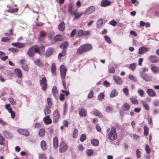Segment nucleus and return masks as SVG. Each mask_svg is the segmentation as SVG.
Returning <instances> with one entry per match:
<instances>
[{"mask_svg": "<svg viewBox=\"0 0 159 159\" xmlns=\"http://www.w3.org/2000/svg\"><path fill=\"white\" fill-rule=\"evenodd\" d=\"M34 51L33 47L30 48L28 50L27 54L30 57H32L34 55Z\"/></svg>", "mask_w": 159, "mask_h": 159, "instance_id": "nucleus-20", "label": "nucleus"}, {"mask_svg": "<svg viewBox=\"0 0 159 159\" xmlns=\"http://www.w3.org/2000/svg\"><path fill=\"white\" fill-rule=\"evenodd\" d=\"M46 143L44 141H42L40 143V146L42 149L44 151L46 148Z\"/></svg>", "mask_w": 159, "mask_h": 159, "instance_id": "nucleus-35", "label": "nucleus"}, {"mask_svg": "<svg viewBox=\"0 0 159 159\" xmlns=\"http://www.w3.org/2000/svg\"><path fill=\"white\" fill-rule=\"evenodd\" d=\"M95 10V7L93 6H91L89 7L84 13L85 15H88L94 11Z\"/></svg>", "mask_w": 159, "mask_h": 159, "instance_id": "nucleus-6", "label": "nucleus"}, {"mask_svg": "<svg viewBox=\"0 0 159 159\" xmlns=\"http://www.w3.org/2000/svg\"><path fill=\"white\" fill-rule=\"evenodd\" d=\"M8 50L13 52H16L19 51V50L18 49L13 48H9Z\"/></svg>", "mask_w": 159, "mask_h": 159, "instance_id": "nucleus-53", "label": "nucleus"}, {"mask_svg": "<svg viewBox=\"0 0 159 159\" xmlns=\"http://www.w3.org/2000/svg\"><path fill=\"white\" fill-rule=\"evenodd\" d=\"M22 67L23 69L25 71H28V67L26 64H24V65H22Z\"/></svg>", "mask_w": 159, "mask_h": 159, "instance_id": "nucleus-63", "label": "nucleus"}, {"mask_svg": "<svg viewBox=\"0 0 159 159\" xmlns=\"http://www.w3.org/2000/svg\"><path fill=\"white\" fill-rule=\"evenodd\" d=\"M58 27L59 30L62 31L65 28V24L63 21H62L59 24Z\"/></svg>", "mask_w": 159, "mask_h": 159, "instance_id": "nucleus-26", "label": "nucleus"}, {"mask_svg": "<svg viewBox=\"0 0 159 159\" xmlns=\"http://www.w3.org/2000/svg\"><path fill=\"white\" fill-rule=\"evenodd\" d=\"M86 138V136L85 134H82L80 138V140L81 142H83L85 139Z\"/></svg>", "mask_w": 159, "mask_h": 159, "instance_id": "nucleus-59", "label": "nucleus"}, {"mask_svg": "<svg viewBox=\"0 0 159 159\" xmlns=\"http://www.w3.org/2000/svg\"><path fill=\"white\" fill-rule=\"evenodd\" d=\"M79 115L80 116L82 117H85L87 115L86 111L84 108L80 109L79 111Z\"/></svg>", "mask_w": 159, "mask_h": 159, "instance_id": "nucleus-18", "label": "nucleus"}, {"mask_svg": "<svg viewBox=\"0 0 159 159\" xmlns=\"http://www.w3.org/2000/svg\"><path fill=\"white\" fill-rule=\"evenodd\" d=\"M99 141L96 139H93L91 140V143L94 146H96L99 144Z\"/></svg>", "mask_w": 159, "mask_h": 159, "instance_id": "nucleus-34", "label": "nucleus"}, {"mask_svg": "<svg viewBox=\"0 0 159 159\" xmlns=\"http://www.w3.org/2000/svg\"><path fill=\"white\" fill-rule=\"evenodd\" d=\"M93 114L96 116H98L100 118H102L103 115L100 112H99L98 110H96L93 112Z\"/></svg>", "mask_w": 159, "mask_h": 159, "instance_id": "nucleus-36", "label": "nucleus"}, {"mask_svg": "<svg viewBox=\"0 0 159 159\" xmlns=\"http://www.w3.org/2000/svg\"><path fill=\"white\" fill-rule=\"evenodd\" d=\"M50 112L51 111L49 107H46L44 109V113L45 115L49 114Z\"/></svg>", "mask_w": 159, "mask_h": 159, "instance_id": "nucleus-45", "label": "nucleus"}, {"mask_svg": "<svg viewBox=\"0 0 159 159\" xmlns=\"http://www.w3.org/2000/svg\"><path fill=\"white\" fill-rule=\"evenodd\" d=\"M18 10V9L17 8L15 9H13L11 10H9L7 11H6L5 12H10L11 13H13L14 12H17Z\"/></svg>", "mask_w": 159, "mask_h": 159, "instance_id": "nucleus-57", "label": "nucleus"}, {"mask_svg": "<svg viewBox=\"0 0 159 159\" xmlns=\"http://www.w3.org/2000/svg\"><path fill=\"white\" fill-rule=\"evenodd\" d=\"M51 70L52 74L55 75L56 74V67L54 63H53L51 67Z\"/></svg>", "mask_w": 159, "mask_h": 159, "instance_id": "nucleus-38", "label": "nucleus"}, {"mask_svg": "<svg viewBox=\"0 0 159 159\" xmlns=\"http://www.w3.org/2000/svg\"><path fill=\"white\" fill-rule=\"evenodd\" d=\"M149 51V48L145 47H140L139 49L138 53L139 54H143Z\"/></svg>", "mask_w": 159, "mask_h": 159, "instance_id": "nucleus-7", "label": "nucleus"}, {"mask_svg": "<svg viewBox=\"0 0 159 159\" xmlns=\"http://www.w3.org/2000/svg\"><path fill=\"white\" fill-rule=\"evenodd\" d=\"M15 74L18 78H21L22 75L21 70L18 69H16L14 70Z\"/></svg>", "mask_w": 159, "mask_h": 159, "instance_id": "nucleus-23", "label": "nucleus"}, {"mask_svg": "<svg viewBox=\"0 0 159 159\" xmlns=\"http://www.w3.org/2000/svg\"><path fill=\"white\" fill-rule=\"evenodd\" d=\"M18 132L26 136H28L29 135V133L27 130L22 129H20L17 130Z\"/></svg>", "mask_w": 159, "mask_h": 159, "instance_id": "nucleus-9", "label": "nucleus"}, {"mask_svg": "<svg viewBox=\"0 0 159 159\" xmlns=\"http://www.w3.org/2000/svg\"><path fill=\"white\" fill-rule=\"evenodd\" d=\"M82 46H83L84 51L85 52L89 51L92 48L91 46L89 44L83 45Z\"/></svg>", "mask_w": 159, "mask_h": 159, "instance_id": "nucleus-21", "label": "nucleus"}, {"mask_svg": "<svg viewBox=\"0 0 159 159\" xmlns=\"http://www.w3.org/2000/svg\"><path fill=\"white\" fill-rule=\"evenodd\" d=\"M60 118V114L58 110L56 109L53 111L52 114V120L53 122L54 123H57Z\"/></svg>", "mask_w": 159, "mask_h": 159, "instance_id": "nucleus-3", "label": "nucleus"}, {"mask_svg": "<svg viewBox=\"0 0 159 159\" xmlns=\"http://www.w3.org/2000/svg\"><path fill=\"white\" fill-rule=\"evenodd\" d=\"M147 92L148 95L151 97H154L155 96L156 93L152 89H148L147 90Z\"/></svg>", "mask_w": 159, "mask_h": 159, "instance_id": "nucleus-16", "label": "nucleus"}, {"mask_svg": "<svg viewBox=\"0 0 159 159\" xmlns=\"http://www.w3.org/2000/svg\"><path fill=\"white\" fill-rule=\"evenodd\" d=\"M130 101L131 103L134 104H137L138 103V101L135 98H131Z\"/></svg>", "mask_w": 159, "mask_h": 159, "instance_id": "nucleus-50", "label": "nucleus"}, {"mask_svg": "<svg viewBox=\"0 0 159 159\" xmlns=\"http://www.w3.org/2000/svg\"><path fill=\"white\" fill-rule=\"evenodd\" d=\"M85 52L84 51V49L83 47V46L81 45L80 46V47L78 49L77 51V54L78 55H80L82 54Z\"/></svg>", "mask_w": 159, "mask_h": 159, "instance_id": "nucleus-28", "label": "nucleus"}, {"mask_svg": "<svg viewBox=\"0 0 159 159\" xmlns=\"http://www.w3.org/2000/svg\"><path fill=\"white\" fill-rule=\"evenodd\" d=\"M113 111V108L110 106H107L106 107L105 111L107 113H109Z\"/></svg>", "mask_w": 159, "mask_h": 159, "instance_id": "nucleus-46", "label": "nucleus"}, {"mask_svg": "<svg viewBox=\"0 0 159 159\" xmlns=\"http://www.w3.org/2000/svg\"><path fill=\"white\" fill-rule=\"evenodd\" d=\"M33 47L34 52H36V53H39V52H40V51H39V47L36 46H34Z\"/></svg>", "mask_w": 159, "mask_h": 159, "instance_id": "nucleus-47", "label": "nucleus"}, {"mask_svg": "<svg viewBox=\"0 0 159 159\" xmlns=\"http://www.w3.org/2000/svg\"><path fill=\"white\" fill-rule=\"evenodd\" d=\"M47 104L49 107H50L52 106V101L51 99L50 98H48L47 100Z\"/></svg>", "mask_w": 159, "mask_h": 159, "instance_id": "nucleus-54", "label": "nucleus"}, {"mask_svg": "<svg viewBox=\"0 0 159 159\" xmlns=\"http://www.w3.org/2000/svg\"><path fill=\"white\" fill-rule=\"evenodd\" d=\"M93 151L92 149H87L86 151V153L88 156H91L93 153Z\"/></svg>", "mask_w": 159, "mask_h": 159, "instance_id": "nucleus-40", "label": "nucleus"}, {"mask_svg": "<svg viewBox=\"0 0 159 159\" xmlns=\"http://www.w3.org/2000/svg\"><path fill=\"white\" fill-rule=\"evenodd\" d=\"M104 95L103 93H101L98 96V99L100 101H102L104 98Z\"/></svg>", "mask_w": 159, "mask_h": 159, "instance_id": "nucleus-51", "label": "nucleus"}, {"mask_svg": "<svg viewBox=\"0 0 159 159\" xmlns=\"http://www.w3.org/2000/svg\"><path fill=\"white\" fill-rule=\"evenodd\" d=\"M68 46V43L66 41L63 43L61 45H60V47L62 49H63V52L65 54L66 51V48Z\"/></svg>", "mask_w": 159, "mask_h": 159, "instance_id": "nucleus-10", "label": "nucleus"}, {"mask_svg": "<svg viewBox=\"0 0 159 159\" xmlns=\"http://www.w3.org/2000/svg\"><path fill=\"white\" fill-rule=\"evenodd\" d=\"M117 65L116 64H115L112 66H109L108 68L109 72L110 73H114L115 72V69L117 68Z\"/></svg>", "mask_w": 159, "mask_h": 159, "instance_id": "nucleus-22", "label": "nucleus"}, {"mask_svg": "<svg viewBox=\"0 0 159 159\" xmlns=\"http://www.w3.org/2000/svg\"><path fill=\"white\" fill-rule=\"evenodd\" d=\"M67 149V147L66 143L63 141L61 142L60 145L59 152L61 153L64 152Z\"/></svg>", "mask_w": 159, "mask_h": 159, "instance_id": "nucleus-5", "label": "nucleus"}, {"mask_svg": "<svg viewBox=\"0 0 159 159\" xmlns=\"http://www.w3.org/2000/svg\"><path fill=\"white\" fill-rule=\"evenodd\" d=\"M78 135V130L76 128H75L73 131V137L74 138H76L77 137Z\"/></svg>", "mask_w": 159, "mask_h": 159, "instance_id": "nucleus-41", "label": "nucleus"}, {"mask_svg": "<svg viewBox=\"0 0 159 159\" xmlns=\"http://www.w3.org/2000/svg\"><path fill=\"white\" fill-rule=\"evenodd\" d=\"M122 108L124 110L128 111L130 108V106L128 104L125 103L123 105Z\"/></svg>", "mask_w": 159, "mask_h": 159, "instance_id": "nucleus-39", "label": "nucleus"}, {"mask_svg": "<svg viewBox=\"0 0 159 159\" xmlns=\"http://www.w3.org/2000/svg\"><path fill=\"white\" fill-rule=\"evenodd\" d=\"M144 107L145 108L147 111L149 109V107L148 106L146 103V102L144 101H141Z\"/></svg>", "mask_w": 159, "mask_h": 159, "instance_id": "nucleus-44", "label": "nucleus"}, {"mask_svg": "<svg viewBox=\"0 0 159 159\" xmlns=\"http://www.w3.org/2000/svg\"><path fill=\"white\" fill-rule=\"evenodd\" d=\"M53 52V49L49 48H48L46 53V56L47 57H49Z\"/></svg>", "mask_w": 159, "mask_h": 159, "instance_id": "nucleus-24", "label": "nucleus"}, {"mask_svg": "<svg viewBox=\"0 0 159 159\" xmlns=\"http://www.w3.org/2000/svg\"><path fill=\"white\" fill-rule=\"evenodd\" d=\"M136 155L137 157L139 158L141 157V152L138 149H137L136 150Z\"/></svg>", "mask_w": 159, "mask_h": 159, "instance_id": "nucleus-62", "label": "nucleus"}, {"mask_svg": "<svg viewBox=\"0 0 159 159\" xmlns=\"http://www.w3.org/2000/svg\"><path fill=\"white\" fill-rule=\"evenodd\" d=\"M60 72L62 78L63 79L65 78L66 72V68L63 66L60 67Z\"/></svg>", "mask_w": 159, "mask_h": 159, "instance_id": "nucleus-8", "label": "nucleus"}, {"mask_svg": "<svg viewBox=\"0 0 159 159\" xmlns=\"http://www.w3.org/2000/svg\"><path fill=\"white\" fill-rule=\"evenodd\" d=\"M147 71L148 69L147 68H144L139 72L140 76L145 81H149L152 79L151 75L145 73Z\"/></svg>", "mask_w": 159, "mask_h": 159, "instance_id": "nucleus-1", "label": "nucleus"}, {"mask_svg": "<svg viewBox=\"0 0 159 159\" xmlns=\"http://www.w3.org/2000/svg\"><path fill=\"white\" fill-rule=\"evenodd\" d=\"M77 35L79 37L83 35V30H79L77 32Z\"/></svg>", "mask_w": 159, "mask_h": 159, "instance_id": "nucleus-61", "label": "nucleus"}, {"mask_svg": "<svg viewBox=\"0 0 159 159\" xmlns=\"http://www.w3.org/2000/svg\"><path fill=\"white\" fill-rule=\"evenodd\" d=\"M43 120L46 125H48L52 122V120L49 116H46L43 119Z\"/></svg>", "mask_w": 159, "mask_h": 159, "instance_id": "nucleus-17", "label": "nucleus"}, {"mask_svg": "<svg viewBox=\"0 0 159 159\" xmlns=\"http://www.w3.org/2000/svg\"><path fill=\"white\" fill-rule=\"evenodd\" d=\"M74 6V5L73 4L70 3L69 4L68 7L69 9L68 11L69 12H70V14H72L74 12V10H73V7Z\"/></svg>", "mask_w": 159, "mask_h": 159, "instance_id": "nucleus-31", "label": "nucleus"}, {"mask_svg": "<svg viewBox=\"0 0 159 159\" xmlns=\"http://www.w3.org/2000/svg\"><path fill=\"white\" fill-rule=\"evenodd\" d=\"M11 45L14 47L21 48H23L25 45L24 43L19 42L13 43H11Z\"/></svg>", "mask_w": 159, "mask_h": 159, "instance_id": "nucleus-13", "label": "nucleus"}, {"mask_svg": "<svg viewBox=\"0 0 159 159\" xmlns=\"http://www.w3.org/2000/svg\"><path fill=\"white\" fill-rule=\"evenodd\" d=\"M3 134L8 139L10 137V133L6 131L3 132Z\"/></svg>", "mask_w": 159, "mask_h": 159, "instance_id": "nucleus-49", "label": "nucleus"}, {"mask_svg": "<svg viewBox=\"0 0 159 159\" xmlns=\"http://www.w3.org/2000/svg\"><path fill=\"white\" fill-rule=\"evenodd\" d=\"M103 23V20L102 19H98L96 23L97 27L99 28L101 27Z\"/></svg>", "mask_w": 159, "mask_h": 159, "instance_id": "nucleus-27", "label": "nucleus"}, {"mask_svg": "<svg viewBox=\"0 0 159 159\" xmlns=\"http://www.w3.org/2000/svg\"><path fill=\"white\" fill-rule=\"evenodd\" d=\"M34 62L39 67H43V64L41 60L39 59H36L34 61Z\"/></svg>", "mask_w": 159, "mask_h": 159, "instance_id": "nucleus-25", "label": "nucleus"}, {"mask_svg": "<svg viewBox=\"0 0 159 159\" xmlns=\"http://www.w3.org/2000/svg\"><path fill=\"white\" fill-rule=\"evenodd\" d=\"M39 159H47V157L44 154H41L39 156Z\"/></svg>", "mask_w": 159, "mask_h": 159, "instance_id": "nucleus-64", "label": "nucleus"}, {"mask_svg": "<svg viewBox=\"0 0 159 159\" xmlns=\"http://www.w3.org/2000/svg\"><path fill=\"white\" fill-rule=\"evenodd\" d=\"M39 49L40 52H39V55L40 56L43 55L44 54L45 50L44 46L43 45L41 46L40 47H39Z\"/></svg>", "mask_w": 159, "mask_h": 159, "instance_id": "nucleus-37", "label": "nucleus"}, {"mask_svg": "<svg viewBox=\"0 0 159 159\" xmlns=\"http://www.w3.org/2000/svg\"><path fill=\"white\" fill-rule=\"evenodd\" d=\"M145 150L147 154H148L150 153V148L149 146L148 145L146 144V145L145 147Z\"/></svg>", "mask_w": 159, "mask_h": 159, "instance_id": "nucleus-52", "label": "nucleus"}, {"mask_svg": "<svg viewBox=\"0 0 159 159\" xmlns=\"http://www.w3.org/2000/svg\"><path fill=\"white\" fill-rule=\"evenodd\" d=\"M10 39L7 37H4L2 38L1 41L2 42H7L9 41Z\"/></svg>", "mask_w": 159, "mask_h": 159, "instance_id": "nucleus-55", "label": "nucleus"}, {"mask_svg": "<svg viewBox=\"0 0 159 159\" xmlns=\"http://www.w3.org/2000/svg\"><path fill=\"white\" fill-rule=\"evenodd\" d=\"M113 80L115 82L118 84H121L122 83V79L117 76H114L113 77Z\"/></svg>", "mask_w": 159, "mask_h": 159, "instance_id": "nucleus-14", "label": "nucleus"}, {"mask_svg": "<svg viewBox=\"0 0 159 159\" xmlns=\"http://www.w3.org/2000/svg\"><path fill=\"white\" fill-rule=\"evenodd\" d=\"M39 83L42 90L45 91L46 89L47 84L46 78L44 76L39 80Z\"/></svg>", "mask_w": 159, "mask_h": 159, "instance_id": "nucleus-4", "label": "nucleus"}, {"mask_svg": "<svg viewBox=\"0 0 159 159\" xmlns=\"http://www.w3.org/2000/svg\"><path fill=\"white\" fill-rule=\"evenodd\" d=\"M58 144V138L57 136H55L53 139V145L54 148L56 149L57 148Z\"/></svg>", "mask_w": 159, "mask_h": 159, "instance_id": "nucleus-19", "label": "nucleus"}, {"mask_svg": "<svg viewBox=\"0 0 159 159\" xmlns=\"http://www.w3.org/2000/svg\"><path fill=\"white\" fill-rule=\"evenodd\" d=\"M149 60L153 63H157L159 61V59L156 56H150Z\"/></svg>", "mask_w": 159, "mask_h": 159, "instance_id": "nucleus-11", "label": "nucleus"}, {"mask_svg": "<svg viewBox=\"0 0 159 159\" xmlns=\"http://www.w3.org/2000/svg\"><path fill=\"white\" fill-rule=\"evenodd\" d=\"M118 93L116 92L115 89L113 90L111 92L110 94V97L111 98H114L117 96L118 94Z\"/></svg>", "mask_w": 159, "mask_h": 159, "instance_id": "nucleus-32", "label": "nucleus"}, {"mask_svg": "<svg viewBox=\"0 0 159 159\" xmlns=\"http://www.w3.org/2000/svg\"><path fill=\"white\" fill-rule=\"evenodd\" d=\"M104 38L106 41L108 43H111V41L110 39V38L108 36L105 35L104 36Z\"/></svg>", "mask_w": 159, "mask_h": 159, "instance_id": "nucleus-56", "label": "nucleus"}, {"mask_svg": "<svg viewBox=\"0 0 159 159\" xmlns=\"http://www.w3.org/2000/svg\"><path fill=\"white\" fill-rule=\"evenodd\" d=\"M144 134L145 136H147L148 133V128L146 125H145L144 127Z\"/></svg>", "mask_w": 159, "mask_h": 159, "instance_id": "nucleus-43", "label": "nucleus"}, {"mask_svg": "<svg viewBox=\"0 0 159 159\" xmlns=\"http://www.w3.org/2000/svg\"><path fill=\"white\" fill-rule=\"evenodd\" d=\"M138 93L139 94L141 97L143 96L144 94V91L142 89H139L138 91Z\"/></svg>", "mask_w": 159, "mask_h": 159, "instance_id": "nucleus-60", "label": "nucleus"}, {"mask_svg": "<svg viewBox=\"0 0 159 159\" xmlns=\"http://www.w3.org/2000/svg\"><path fill=\"white\" fill-rule=\"evenodd\" d=\"M52 93L55 98H57L58 96V93L56 86H53V87L52 89Z\"/></svg>", "mask_w": 159, "mask_h": 159, "instance_id": "nucleus-12", "label": "nucleus"}, {"mask_svg": "<svg viewBox=\"0 0 159 159\" xmlns=\"http://www.w3.org/2000/svg\"><path fill=\"white\" fill-rule=\"evenodd\" d=\"M45 129H41L39 130V134L40 136L42 137L43 136L45 133Z\"/></svg>", "mask_w": 159, "mask_h": 159, "instance_id": "nucleus-42", "label": "nucleus"}, {"mask_svg": "<svg viewBox=\"0 0 159 159\" xmlns=\"http://www.w3.org/2000/svg\"><path fill=\"white\" fill-rule=\"evenodd\" d=\"M129 78L130 80L134 81H136L137 80L136 78L131 75H129Z\"/></svg>", "mask_w": 159, "mask_h": 159, "instance_id": "nucleus-58", "label": "nucleus"}, {"mask_svg": "<svg viewBox=\"0 0 159 159\" xmlns=\"http://www.w3.org/2000/svg\"><path fill=\"white\" fill-rule=\"evenodd\" d=\"M136 64L135 63H133L130 64L129 66V68L132 70H134L135 69Z\"/></svg>", "mask_w": 159, "mask_h": 159, "instance_id": "nucleus-48", "label": "nucleus"}, {"mask_svg": "<svg viewBox=\"0 0 159 159\" xmlns=\"http://www.w3.org/2000/svg\"><path fill=\"white\" fill-rule=\"evenodd\" d=\"M151 70L153 73H158L159 72V67L155 66H152Z\"/></svg>", "mask_w": 159, "mask_h": 159, "instance_id": "nucleus-29", "label": "nucleus"}, {"mask_svg": "<svg viewBox=\"0 0 159 159\" xmlns=\"http://www.w3.org/2000/svg\"><path fill=\"white\" fill-rule=\"evenodd\" d=\"M75 16V18L77 19L80 18L82 15V13H80L77 11V10H74V13L72 14Z\"/></svg>", "mask_w": 159, "mask_h": 159, "instance_id": "nucleus-33", "label": "nucleus"}, {"mask_svg": "<svg viewBox=\"0 0 159 159\" xmlns=\"http://www.w3.org/2000/svg\"><path fill=\"white\" fill-rule=\"evenodd\" d=\"M62 39V36L61 35L57 34L54 38V41L56 42L59 41H61Z\"/></svg>", "mask_w": 159, "mask_h": 159, "instance_id": "nucleus-30", "label": "nucleus"}, {"mask_svg": "<svg viewBox=\"0 0 159 159\" xmlns=\"http://www.w3.org/2000/svg\"><path fill=\"white\" fill-rule=\"evenodd\" d=\"M111 2L108 0H102L101 2V6L102 7H106L109 6Z\"/></svg>", "mask_w": 159, "mask_h": 159, "instance_id": "nucleus-15", "label": "nucleus"}, {"mask_svg": "<svg viewBox=\"0 0 159 159\" xmlns=\"http://www.w3.org/2000/svg\"><path fill=\"white\" fill-rule=\"evenodd\" d=\"M108 138L109 139L112 141L114 140L117 138V133L114 128H111L110 131L108 134Z\"/></svg>", "mask_w": 159, "mask_h": 159, "instance_id": "nucleus-2", "label": "nucleus"}]
</instances>
